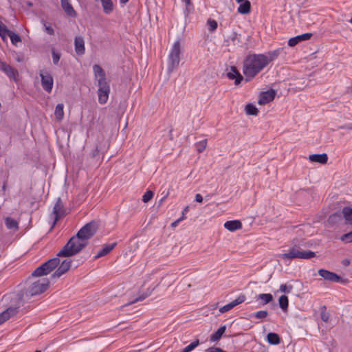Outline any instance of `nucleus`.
<instances>
[{
  "label": "nucleus",
  "instance_id": "c9c22d12",
  "mask_svg": "<svg viewBox=\"0 0 352 352\" xmlns=\"http://www.w3.org/2000/svg\"><path fill=\"white\" fill-rule=\"evenodd\" d=\"M342 214L347 221H351L352 220V208L350 207H344L342 209Z\"/></svg>",
  "mask_w": 352,
  "mask_h": 352
},
{
  "label": "nucleus",
  "instance_id": "69168bd1",
  "mask_svg": "<svg viewBox=\"0 0 352 352\" xmlns=\"http://www.w3.org/2000/svg\"><path fill=\"white\" fill-rule=\"evenodd\" d=\"M34 352H42V351H38V350H37V351H34Z\"/></svg>",
  "mask_w": 352,
  "mask_h": 352
},
{
  "label": "nucleus",
  "instance_id": "de8ad7c7",
  "mask_svg": "<svg viewBox=\"0 0 352 352\" xmlns=\"http://www.w3.org/2000/svg\"><path fill=\"white\" fill-rule=\"evenodd\" d=\"M60 56L59 54L56 53L54 51L52 52L53 63L56 65L60 60Z\"/></svg>",
  "mask_w": 352,
  "mask_h": 352
},
{
  "label": "nucleus",
  "instance_id": "bb28decb",
  "mask_svg": "<svg viewBox=\"0 0 352 352\" xmlns=\"http://www.w3.org/2000/svg\"><path fill=\"white\" fill-rule=\"evenodd\" d=\"M12 31L8 29L6 25L0 21V36L3 41H6V38L11 34Z\"/></svg>",
  "mask_w": 352,
  "mask_h": 352
},
{
  "label": "nucleus",
  "instance_id": "20e7f679",
  "mask_svg": "<svg viewBox=\"0 0 352 352\" xmlns=\"http://www.w3.org/2000/svg\"><path fill=\"white\" fill-rule=\"evenodd\" d=\"M88 241H85L77 234L73 236L68 242L63 247L62 250L58 252L57 256L59 257H70L78 254L84 249Z\"/></svg>",
  "mask_w": 352,
  "mask_h": 352
},
{
  "label": "nucleus",
  "instance_id": "f704fd0d",
  "mask_svg": "<svg viewBox=\"0 0 352 352\" xmlns=\"http://www.w3.org/2000/svg\"><path fill=\"white\" fill-rule=\"evenodd\" d=\"M6 225L9 229H17L18 223L17 222L11 217H7L5 221Z\"/></svg>",
  "mask_w": 352,
  "mask_h": 352
},
{
  "label": "nucleus",
  "instance_id": "c03bdc74",
  "mask_svg": "<svg viewBox=\"0 0 352 352\" xmlns=\"http://www.w3.org/2000/svg\"><path fill=\"white\" fill-rule=\"evenodd\" d=\"M268 316V312L267 311H258L254 314V316L258 319H264Z\"/></svg>",
  "mask_w": 352,
  "mask_h": 352
},
{
  "label": "nucleus",
  "instance_id": "423d86ee",
  "mask_svg": "<svg viewBox=\"0 0 352 352\" xmlns=\"http://www.w3.org/2000/svg\"><path fill=\"white\" fill-rule=\"evenodd\" d=\"M316 256L314 252L304 251L296 245L291 248L287 253L281 254L279 257L283 260H292L294 258L309 259Z\"/></svg>",
  "mask_w": 352,
  "mask_h": 352
},
{
  "label": "nucleus",
  "instance_id": "5701e85b",
  "mask_svg": "<svg viewBox=\"0 0 352 352\" xmlns=\"http://www.w3.org/2000/svg\"><path fill=\"white\" fill-rule=\"evenodd\" d=\"M17 312L16 308L9 307L0 314V324L8 320L11 316L14 315Z\"/></svg>",
  "mask_w": 352,
  "mask_h": 352
},
{
  "label": "nucleus",
  "instance_id": "a878e982",
  "mask_svg": "<svg viewBox=\"0 0 352 352\" xmlns=\"http://www.w3.org/2000/svg\"><path fill=\"white\" fill-rule=\"evenodd\" d=\"M251 9L250 2L248 0L245 1L238 8V12L243 14H247L250 13Z\"/></svg>",
  "mask_w": 352,
  "mask_h": 352
},
{
  "label": "nucleus",
  "instance_id": "0e129e2a",
  "mask_svg": "<svg viewBox=\"0 0 352 352\" xmlns=\"http://www.w3.org/2000/svg\"><path fill=\"white\" fill-rule=\"evenodd\" d=\"M243 1H244V0H236V1L237 3H241V2H243Z\"/></svg>",
  "mask_w": 352,
  "mask_h": 352
},
{
  "label": "nucleus",
  "instance_id": "a211bd4d",
  "mask_svg": "<svg viewBox=\"0 0 352 352\" xmlns=\"http://www.w3.org/2000/svg\"><path fill=\"white\" fill-rule=\"evenodd\" d=\"M61 7L65 12L71 17H76L77 13L69 2V0H60Z\"/></svg>",
  "mask_w": 352,
  "mask_h": 352
},
{
  "label": "nucleus",
  "instance_id": "6e6d98bb",
  "mask_svg": "<svg viewBox=\"0 0 352 352\" xmlns=\"http://www.w3.org/2000/svg\"><path fill=\"white\" fill-rule=\"evenodd\" d=\"M188 210H189V206H186L182 212V214L185 215V214L188 211Z\"/></svg>",
  "mask_w": 352,
  "mask_h": 352
},
{
  "label": "nucleus",
  "instance_id": "052dcab7",
  "mask_svg": "<svg viewBox=\"0 0 352 352\" xmlns=\"http://www.w3.org/2000/svg\"><path fill=\"white\" fill-rule=\"evenodd\" d=\"M98 154V149L96 148V151L93 153V157H95L96 155Z\"/></svg>",
  "mask_w": 352,
  "mask_h": 352
},
{
  "label": "nucleus",
  "instance_id": "2f4dec72",
  "mask_svg": "<svg viewBox=\"0 0 352 352\" xmlns=\"http://www.w3.org/2000/svg\"><path fill=\"white\" fill-rule=\"evenodd\" d=\"M256 298L262 300L263 305H265L273 300V296L271 294H261L257 296Z\"/></svg>",
  "mask_w": 352,
  "mask_h": 352
},
{
  "label": "nucleus",
  "instance_id": "2eb2a0df",
  "mask_svg": "<svg viewBox=\"0 0 352 352\" xmlns=\"http://www.w3.org/2000/svg\"><path fill=\"white\" fill-rule=\"evenodd\" d=\"M276 94V91L272 89H270L267 91L262 92L258 102V104L263 105L272 102L274 99Z\"/></svg>",
  "mask_w": 352,
  "mask_h": 352
},
{
  "label": "nucleus",
  "instance_id": "0eeeda50",
  "mask_svg": "<svg viewBox=\"0 0 352 352\" xmlns=\"http://www.w3.org/2000/svg\"><path fill=\"white\" fill-rule=\"evenodd\" d=\"M181 44L179 40L176 41L170 52L168 60V70L173 72L178 67L180 62Z\"/></svg>",
  "mask_w": 352,
  "mask_h": 352
},
{
  "label": "nucleus",
  "instance_id": "7c9ffc66",
  "mask_svg": "<svg viewBox=\"0 0 352 352\" xmlns=\"http://www.w3.org/2000/svg\"><path fill=\"white\" fill-rule=\"evenodd\" d=\"M63 104H58L55 109V116L56 118L60 121L63 118L64 116V111H63Z\"/></svg>",
  "mask_w": 352,
  "mask_h": 352
},
{
  "label": "nucleus",
  "instance_id": "f257e3e1",
  "mask_svg": "<svg viewBox=\"0 0 352 352\" xmlns=\"http://www.w3.org/2000/svg\"><path fill=\"white\" fill-rule=\"evenodd\" d=\"M278 55V51L268 52L266 54H251L243 62V72L247 78H253L263 70Z\"/></svg>",
  "mask_w": 352,
  "mask_h": 352
},
{
  "label": "nucleus",
  "instance_id": "c756f323",
  "mask_svg": "<svg viewBox=\"0 0 352 352\" xmlns=\"http://www.w3.org/2000/svg\"><path fill=\"white\" fill-rule=\"evenodd\" d=\"M278 304L281 309L286 312L288 309L289 300L287 296L283 295L278 299Z\"/></svg>",
  "mask_w": 352,
  "mask_h": 352
},
{
  "label": "nucleus",
  "instance_id": "bf43d9fd",
  "mask_svg": "<svg viewBox=\"0 0 352 352\" xmlns=\"http://www.w3.org/2000/svg\"><path fill=\"white\" fill-rule=\"evenodd\" d=\"M16 60V61H18V62H21V61H22V60H23V58H21V57H17Z\"/></svg>",
  "mask_w": 352,
  "mask_h": 352
},
{
  "label": "nucleus",
  "instance_id": "f3484780",
  "mask_svg": "<svg viewBox=\"0 0 352 352\" xmlns=\"http://www.w3.org/2000/svg\"><path fill=\"white\" fill-rule=\"evenodd\" d=\"M227 76L230 80L234 79V84L236 85H239L243 79V76L239 73L235 66L230 67V71L227 73Z\"/></svg>",
  "mask_w": 352,
  "mask_h": 352
},
{
  "label": "nucleus",
  "instance_id": "a18cd8bd",
  "mask_svg": "<svg viewBox=\"0 0 352 352\" xmlns=\"http://www.w3.org/2000/svg\"><path fill=\"white\" fill-rule=\"evenodd\" d=\"M208 24L209 25V30L210 32H213L217 28V23L214 20L208 19Z\"/></svg>",
  "mask_w": 352,
  "mask_h": 352
},
{
  "label": "nucleus",
  "instance_id": "37998d69",
  "mask_svg": "<svg viewBox=\"0 0 352 352\" xmlns=\"http://www.w3.org/2000/svg\"><path fill=\"white\" fill-rule=\"evenodd\" d=\"M153 197V192L151 190L146 191L142 197V201L144 203H147Z\"/></svg>",
  "mask_w": 352,
  "mask_h": 352
},
{
  "label": "nucleus",
  "instance_id": "4d7b16f0",
  "mask_svg": "<svg viewBox=\"0 0 352 352\" xmlns=\"http://www.w3.org/2000/svg\"><path fill=\"white\" fill-rule=\"evenodd\" d=\"M349 260H344L343 261V263L344 265H348L349 264Z\"/></svg>",
  "mask_w": 352,
  "mask_h": 352
},
{
  "label": "nucleus",
  "instance_id": "4468645a",
  "mask_svg": "<svg viewBox=\"0 0 352 352\" xmlns=\"http://www.w3.org/2000/svg\"><path fill=\"white\" fill-rule=\"evenodd\" d=\"M53 213L55 215L53 225L54 226L58 219L65 215V209L64 208L62 200L60 197H58L56 201L53 208Z\"/></svg>",
  "mask_w": 352,
  "mask_h": 352
},
{
  "label": "nucleus",
  "instance_id": "c85d7f7f",
  "mask_svg": "<svg viewBox=\"0 0 352 352\" xmlns=\"http://www.w3.org/2000/svg\"><path fill=\"white\" fill-rule=\"evenodd\" d=\"M100 1L106 14H109L113 11V6L111 0H100Z\"/></svg>",
  "mask_w": 352,
  "mask_h": 352
},
{
  "label": "nucleus",
  "instance_id": "1a4fd4ad",
  "mask_svg": "<svg viewBox=\"0 0 352 352\" xmlns=\"http://www.w3.org/2000/svg\"><path fill=\"white\" fill-rule=\"evenodd\" d=\"M98 229V224L95 221H91L85 224L80 230L77 232L78 237H80L85 241H88L94 234L96 232Z\"/></svg>",
  "mask_w": 352,
  "mask_h": 352
},
{
  "label": "nucleus",
  "instance_id": "49530a36",
  "mask_svg": "<svg viewBox=\"0 0 352 352\" xmlns=\"http://www.w3.org/2000/svg\"><path fill=\"white\" fill-rule=\"evenodd\" d=\"M341 239L348 243L352 242V231L344 234Z\"/></svg>",
  "mask_w": 352,
  "mask_h": 352
},
{
  "label": "nucleus",
  "instance_id": "b1692460",
  "mask_svg": "<svg viewBox=\"0 0 352 352\" xmlns=\"http://www.w3.org/2000/svg\"><path fill=\"white\" fill-rule=\"evenodd\" d=\"M117 245V243H113L111 244H107L104 246L102 250H100L95 256V259H98L102 256H104L108 254Z\"/></svg>",
  "mask_w": 352,
  "mask_h": 352
},
{
  "label": "nucleus",
  "instance_id": "aec40b11",
  "mask_svg": "<svg viewBox=\"0 0 352 352\" xmlns=\"http://www.w3.org/2000/svg\"><path fill=\"white\" fill-rule=\"evenodd\" d=\"M75 51L77 54L82 55L85 54V41L82 37L76 36L75 38Z\"/></svg>",
  "mask_w": 352,
  "mask_h": 352
},
{
  "label": "nucleus",
  "instance_id": "cd10ccee",
  "mask_svg": "<svg viewBox=\"0 0 352 352\" xmlns=\"http://www.w3.org/2000/svg\"><path fill=\"white\" fill-rule=\"evenodd\" d=\"M267 340L271 344H278L280 343V338L276 333H269L267 336Z\"/></svg>",
  "mask_w": 352,
  "mask_h": 352
},
{
  "label": "nucleus",
  "instance_id": "79ce46f5",
  "mask_svg": "<svg viewBox=\"0 0 352 352\" xmlns=\"http://www.w3.org/2000/svg\"><path fill=\"white\" fill-rule=\"evenodd\" d=\"M293 289L292 285L283 284L280 286L279 290L285 294H289Z\"/></svg>",
  "mask_w": 352,
  "mask_h": 352
},
{
  "label": "nucleus",
  "instance_id": "e2e57ef3",
  "mask_svg": "<svg viewBox=\"0 0 352 352\" xmlns=\"http://www.w3.org/2000/svg\"><path fill=\"white\" fill-rule=\"evenodd\" d=\"M181 219V221L185 219V216L182 214V216L179 218Z\"/></svg>",
  "mask_w": 352,
  "mask_h": 352
},
{
  "label": "nucleus",
  "instance_id": "3c124183",
  "mask_svg": "<svg viewBox=\"0 0 352 352\" xmlns=\"http://www.w3.org/2000/svg\"><path fill=\"white\" fill-rule=\"evenodd\" d=\"M185 3H186V10L188 12H190V6L192 5L191 3V0H183Z\"/></svg>",
  "mask_w": 352,
  "mask_h": 352
},
{
  "label": "nucleus",
  "instance_id": "5fc2aeb1",
  "mask_svg": "<svg viewBox=\"0 0 352 352\" xmlns=\"http://www.w3.org/2000/svg\"><path fill=\"white\" fill-rule=\"evenodd\" d=\"M341 129H349V130H351L352 129V123H350L347 125H345V126H342L340 127Z\"/></svg>",
  "mask_w": 352,
  "mask_h": 352
},
{
  "label": "nucleus",
  "instance_id": "473e14b6",
  "mask_svg": "<svg viewBox=\"0 0 352 352\" xmlns=\"http://www.w3.org/2000/svg\"><path fill=\"white\" fill-rule=\"evenodd\" d=\"M151 295V291H149V289H148L146 292L140 294L138 298H136L135 300L126 303L124 306H128V305H133L138 301H142L144 299H145L146 297H148V296Z\"/></svg>",
  "mask_w": 352,
  "mask_h": 352
},
{
  "label": "nucleus",
  "instance_id": "338daca9",
  "mask_svg": "<svg viewBox=\"0 0 352 352\" xmlns=\"http://www.w3.org/2000/svg\"><path fill=\"white\" fill-rule=\"evenodd\" d=\"M350 21V23H352V18L350 19V21Z\"/></svg>",
  "mask_w": 352,
  "mask_h": 352
},
{
  "label": "nucleus",
  "instance_id": "9b49d317",
  "mask_svg": "<svg viewBox=\"0 0 352 352\" xmlns=\"http://www.w3.org/2000/svg\"><path fill=\"white\" fill-rule=\"evenodd\" d=\"M318 274L321 277H322L326 280L336 282V283H347L349 282L348 279H343L337 274L328 271L327 270L320 269L318 270Z\"/></svg>",
  "mask_w": 352,
  "mask_h": 352
},
{
  "label": "nucleus",
  "instance_id": "58836bf2",
  "mask_svg": "<svg viewBox=\"0 0 352 352\" xmlns=\"http://www.w3.org/2000/svg\"><path fill=\"white\" fill-rule=\"evenodd\" d=\"M199 344V340H196L195 341L190 343L188 346L185 347L182 351L179 352H190L192 351L195 347H197Z\"/></svg>",
  "mask_w": 352,
  "mask_h": 352
},
{
  "label": "nucleus",
  "instance_id": "72a5a7b5",
  "mask_svg": "<svg viewBox=\"0 0 352 352\" xmlns=\"http://www.w3.org/2000/svg\"><path fill=\"white\" fill-rule=\"evenodd\" d=\"M245 109L248 115L256 116L258 113L257 108L252 104H248Z\"/></svg>",
  "mask_w": 352,
  "mask_h": 352
},
{
  "label": "nucleus",
  "instance_id": "603ef678",
  "mask_svg": "<svg viewBox=\"0 0 352 352\" xmlns=\"http://www.w3.org/2000/svg\"><path fill=\"white\" fill-rule=\"evenodd\" d=\"M195 201L201 203L203 201V197L200 194H197L195 195Z\"/></svg>",
  "mask_w": 352,
  "mask_h": 352
},
{
  "label": "nucleus",
  "instance_id": "39448f33",
  "mask_svg": "<svg viewBox=\"0 0 352 352\" xmlns=\"http://www.w3.org/2000/svg\"><path fill=\"white\" fill-rule=\"evenodd\" d=\"M41 276H33L28 279L29 286L25 291V295L33 296L45 292L50 285V280L47 278H41Z\"/></svg>",
  "mask_w": 352,
  "mask_h": 352
},
{
  "label": "nucleus",
  "instance_id": "864d4df0",
  "mask_svg": "<svg viewBox=\"0 0 352 352\" xmlns=\"http://www.w3.org/2000/svg\"><path fill=\"white\" fill-rule=\"evenodd\" d=\"M180 221H181V219H177L176 221H175L174 222H173L171 223V226L173 228L176 227Z\"/></svg>",
  "mask_w": 352,
  "mask_h": 352
},
{
  "label": "nucleus",
  "instance_id": "8fccbe9b",
  "mask_svg": "<svg viewBox=\"0 0 352 352\" xmlns=\"http://www.w3.org/2000/svg\"><path fill=\"white\" fill-rule=\"evenodd\" d=\"M44 25H45V30L47 32V34H49L50 35H54V30H53V28L52 27L47 26L45 25V23H44Z\"/></svg>",
  "mask_w": 352,
  "mask_h": 352
},
{
  "label": "nucleus",
  "instance_id": "6ab92c4d",
  "mask_svg": "<svg viewBox=\"0 0 352 352\" xmlns=\"http://www.w3.org/2000/svg\"><path fill=\"white\" fill-rule=\"evenodd\" d=\"M311 36V33H305L301 35L296 36L295 37L291 38L289 40L288 45L290 47H294L300 41L309 40Z\"/></svg>",
  "mask_w": 352,
  "mask_h": 352
},
{
  "label": "nucleus",
  "instance_id": "f8f14e48",
  "mask_svg": "<svg viewBox=\"0 0 352 352\" xmlns=\"http://www.w3.org/2000/svg\"><path fill=\"white\" fill-rule=\"evenodd\" d=\"M72 261L70 258H66L62 261L60 264H59V267L54 272V273L52 275V277L54 278H58L63 274H65L69 268L71 267Z\"/></svg>",
  "mask_w": 352,
  "mask_h": 352
},
{
  "label": "nucleus",
  "instance_id": "4be33fe9",
  "mask_svg": "<svg viewBox=\"0 0 352 352\" xmlns=\"http://www.w3.org/2000/svg\"><path fill=\"white\" fill-rule=\"evenodd\" d=\"M224 227L230 232H234L242 228V223L239 220L228 221L224 223Z\"/></svg>",
  "mask_w": 352,
  "mask_h": 352
},
{
  "label": "nucleus",
  "instance_id": "13d9d810",
  "mask_svg": "<svg viewBox=\"0 0 352 352\" xmlns=\"http://www.w3.org/2000/svg\"><path fill=\"white\" fill-rule=\"evenodd\" d=\"M120 3L122 4H125L126 2L129 1V0H120Z\"/></svg>",
  "mask_w": 352,
  "mask_h": 352
},
{
  "label": "nucleus",
  "instance_id": "e433bc0d",
  "mask_svg": "<svg viewBox=\"0 0 352 352\" xmlns=\"http://www.w3.org/2000/svg\"><path fill=\"white\" fill-rule=\"evenodd\" d=\"M321 309V319L322 321L327 322L329 320L330 314L327 312V307L325 305H323L320 308Z\"/></svg>",
  "mask_w": 352,
  "mask_h": 352
},
{
  "label": "nucleus",
  "instance_id": "dca6fc26",
  "mask_svg": "<svg viewBox=\"0 0 352 352\" xmlns=\"http://www.w3.org/2000/svg\"><path fill=\"white\" fill-rule=\"evenodd\" d=\"M245 300V296L244 295H240L236 299L233 300L232 302L227 304L226 305H224L221 307L219 309V312L221 314L226 313L227 311H229L232 308L236 307V305L243 302Z\"/></svg>",
  "mask_w": 352,
  "mask_h": 352
},
{
  "label": "nucleus",
  "instance_id": "09e8293b",
  "mask_svg": "<svg viewBox=\"0 0 352 352\" xmlns=\"http://www.w3.org/2000/svg\"><path fill=\"white\" fill-rule=\"evenodd\" d=\"M206 352H226L224 351L223 350H222L220 348H217V347H210L209 349H208Z\"/></svg>",
  "mask_w": 352,
  "mask_h": 352
},
{
  "label": "nucleus",
  "instance_id": "4c0bfd02",
  "mask_svg": "<svg viewBox=\"0 0 352 352\" xmlns=\"http://www.w3.org/2000/svg\"><path fill=\"white\" fill-rule=\"evenodd\" d=\"M341 219V214L337 212L330 215L328 219V222L331 224H335Z\"/></svg>",
  "mask_w": 352,
  "mask_h": 352
},
{
  "label": "nucleus",
  "instance_id": "f03ea898",
  "mask_svg": "<svg viewBox=\"0 0 352 352\" xmlns=\"http://www.w3.org/2000/svg\"><path fill=\"white\" fill-rule=\"evenodd\" d=\"M93 70L94 78L96 81H97V86L98 87V102L100 104H104L107 103L109 98L110 93L109 82L107 80L104 69L99 65H94L93 66Z\"/></svg>",
  "mask_w": 352,
  "mask_h": 352
},
{
  "label": "nucleus",
  "instance_id": "6e6552de",
  "mask_svg": "<svg viewBox=\"0 0 352 352\" xmlns=\"http://www.w3.org/2000/svg\"><path fill=\"white\" fill-rule=\"evenodd\" d=\"M58 257L51 258L43 263L32 272V275L43 276L50 274L60 263V260Z\"/></svg>",
  "mask_w": 352,
  "mask_h": 352
},
{
  "label": "nucleus",
  "instance_id": "9d476101",
  "mask_svg": "<svg viewBox=\"0 0 352 352\" xmlns=\"http://www.w3.org/2000/svg\"><path fill=\"white\" fill-rule=\"evenodd\" d=\"M39 76L41 77L43 89L47 93H51L54 85V79L52 75L47 71L41 70L39 72Z\"/></svg>",
  "mask_w": 352,
  "mask_h": 352
},
{
  "label": "nucleus",
  "instance_id": "7ed1b4c3",
  "mask_svg": "<svg viewBox=\"0 0 352 352\" xmlns=\"http://www.w3.org/2000/svg\"><path fill=\"white\" fill-rule=\"evenodd\" d=\"M88 241H85L77 234L73 236L68 242L63 247L62 250L58 252L57 256L59 257H70L78 254L84 249Z\"/></svg>",
  "mask_w": 352,
  "mask_h": 352
},
{
  "label": "nucleus",
  "instance_id": "393cba45",
  "mask_svg": "<svg viewBox=\"0 0 352 352\" xmlns=\"http://www.w3.org/2000/svg\"><path fill=\"white\" fill-rule=\"evenodd\" d=\"M226 329V327L225 325L221 326L220 328L218 329V330L216 332H214L210 336V340L211 342L219 341L221 338L223 334L225 333Z\"/></svg>",
  "mask_w": 352,
  "mask_h": 352
},
{
  "label": "nucleus",
  "instance_id": "412c9836",
  "mask_svg": "<svg viewBox=\"0 0 352 352\" xmlns=\"http://www.w3.org/2000/svg\"><path fill=\"white\" fill-rule=\"evenodd\" d=\"M309 160L312 162H318L325 164L328 161V156L326 153L312 154L309 156Z\"/></svg>",
  "mask_w": 352,
  "mask_h": 352
},
{
  "label": "nucleus",
  "instance_id": "680f3d73",
  "mask_svg": "<svg viewBox=\"0 0 352 352\" xmlns=\"http://www.w3.org/2000/svg\"><path fill=\"white\" fill-rule=\"evenodd\" d=\"M6 183H4V184L3 185L2 189L3 190H6Z\"/></svg>",
  "mask_w": 352,
  "mask_h": 352
},
{
  "label": "nucleus",
  "instance_id": "ddd939ff",
  "mask_svg": "<svg viewBox=\"0 0 352 352\" xmlns=\"http://www.w3.org/2000/svg\"><path fill=\"white\" fill-rule=\"evenodd\" d=\"M0 69L3 71L10 78L16 82L19 76L18 71L12 67L11 65L7 64L3 61L0 60Z\"/></svg>",
  "mask_w": 352,
  "mask_h": 352
},
{
  "label": "nucleus",
  "instance_id": "ea45409f",
  "mask_svg": "<svg viewBox=\"0 0 352 352\" xmlns=\"http://www.w3.org/2000/svg\"><path fill=\"white\" fill-rule=\"evenodd\" d=\"M11 42L13 45H16L18 43L21 41V37L18 34L12 32L10 35Z\"/></svg>",
  "mask_w": 352,
  "mask_h": 352
},
{
  "label": "nucleus",
  "instance_id": "a19ab883",
  "mask_svg": "<svg viewBox=\"0 0 352 352\" xmlns=\"http://www.w3.org/2000/svg\"><path fill=\"white\" fill-rule=\"evenodd\" d=\"M206 146H207V140H204L199 142L196 144L197 151L199 153H202L206 149Z\"/></svg>",
  "mask_w": 352,
  "mask_h": 352
}]
</instances>
